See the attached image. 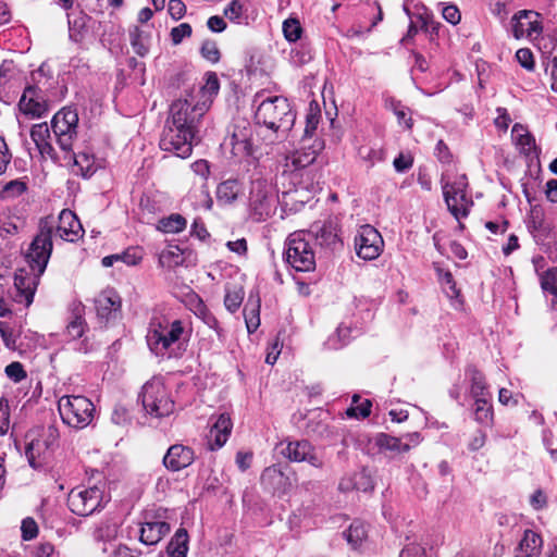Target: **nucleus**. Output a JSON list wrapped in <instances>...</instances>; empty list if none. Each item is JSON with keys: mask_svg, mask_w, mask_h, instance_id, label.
I'll use <instances>...</instances> for the list:
<instances>
[{"mask_svg": "<svg viewBox=\"0 0 557 557\" xmlns=\"http://www.w3.org/2000/svg\"><path fill=\"white\" fill-rule=\"evenodd\" d=\"M194 460L195 451L193 448L183 444H174L165 453L163 465L168 470L177 472L189 467Z\"/></svg>", "mask_w": 557, "mask_h": 557, "instance_id": "nucleus-21", "label": "nucleus"}, {"mask_svg": "<svg viewBox=\"0 0 557 557\" xmlns=\"http://www.w3.org/2000/svg\"><path fill=\"white\" fill-rule=\"evenodd\" d=\"M541 287L550 294H557V268H550L540 274Z\"/></svg>", "mask_w": 557, "mask_h": 557, "instance_id": "nucleus-49", "label": "nucleus"}, {"mask_svg": "<svg viewBox=\"0 0 557 557\" xmlns=\"http://www.w3.org/2000/svg\"><path fill=\"white\" fill-rule=\"evenodd\" d=\"M248 0H232L224 9L223 14L231 22L240 24L247 12Z\"/></svg>", "mask_w": 557, "mask_h": 557, "instance_id": "nucleus-36", "label": "nucleus"}, {"mask_svg": "<svg viewBox=\"0 0 557 557\" xmlns=\"http://www.w3.org/2000/svg\"><path fill=\"white\" fill-rule=\"evenodd\" d=\"M119 261L125 263L126 265H136L143 259V253L138 248H128L122 253H117Z\"/></svg>", "mask_w": 557, "mask_h": 557, "instance_id": "nucleus-54", "label": "nucleus"}, {"mask_svg": "<svg viewBox=\"0 0 557 557\" xmlns=\"http://www.w3.org/2000/svg\"><path fill=\"white\" fill-rule=\"evenodd\" d=\"M511 136L515 144L519 147L520 152L527 156L535 152V139L523 125L516 123L512 126Z\"/></svg>", "mask_w": 557, "mask_h": 557, "instance_id": "nucleus-29", "label": "nucleus"}, {"mask_svg": "<svg viewBox=\"0 0 557 557\" xmlns=\"http://www.w3.org/2000/svg\"><path fill=\"white\" fill-rule=\"evenodd\" d=\"M26 190H27V184L25 181L13 180V181L8 182L3 186V188L0 193V196L3 199L15 198V197H18L22 194H24Z\"/></svg>", "mask_w": 557, "mask_h": 557, "instance_id": "nucleus-45", "label": "nucleus"}, {"mask_svg": "<svg viewBox=\"0 0 557 557\" xmlns=\"http://www.w3.org/2000/svg\"><path fill=\"white\" fill-rule=\"evenodd\" d=\"M18 107L25 115L30 117H41L48 111V104L41 90L35 86L25 88Z\"/></svg>", "mask_w": 557, "mask_h": 557, "instance_id": "nucleus-20", "label": "nucleus"}, {"mask_svg": "<svg viewBox=\"0 0 557 557\" xmlns=\"http://www.w3.org/2000/svg\"><path fill=\"white\" fill-rule=\"evenodd\" d=\"M276 195L272 185L262 177L251 181L249 207L257 220H265L275 210Z\"/></svg>", "mask_w": 557, "mask_h": 557, "instance_id": "nucleus-12", "label": "nucleus"}, {"mask_svg": "<svg viewBox=\"0 0 557 557\" xmlns=\"http://www.w3.org/2000/svg\"><path fill=\"white\" fill-rule=\"evenodd\" d=\"M85 321L81 317H75L66 326V333L70 338L77 339L84 334Z\"/></svg>", "mask_w": 557, "mask_h": 557, "instance_id": "nucleus-57", "label": "nucleus"}, {"mask_svg": "<svg viewBox=\"0 0 557 557\" xmlns=\"http://www.w3.org/2000/svg\"><path fill=\"white\" fill-rule=\"evenodd\" d=\"M187 330L181 320L150 322L146 341L149 349L156 356L163 358H173L182 356L186 349V343L189 338Z\"/></svg>", "mask_w": 557, "mask_h": 557, "instance_id": "nucleus-3", "label": "nucleus"}, {"mask_svg": "<svg viewBox=\"0 0 557 557\" xmlns=\"http://www.w3.org/2000/svg\"><path fill=\"white\" fill-rule=\"evenodd\" d=\"M516 59L527 70H532L534 67L533 54L530 49L522 48L516 52Z\"/></svg>", "mask_w": 557, "mask_h": 557, "instance_id": "nucleus-61", "label": "nucleus"}, {"mask_svg": "<svg viewBox=\"0 0 557 557\" xmlns=\"http://www.w3.org/2000/svg\"><path fill=\"white\" fill-rule=\"evenodd\" d=\"M40 276L37 272L33 271L32 273L24 270L16 272L14 276V292H12L14 301L29 307L33 304Z\"/></svg>", "mask_w": 557, "mask_h": 557, "instance_id": "nucleus-16", "label": "nucleus"}, {"mask_svg": "<svg viewBox=\"0 0 557 557\" xmlns=\"http://www.w3.org/2000/svg\"><path fill=\"white\" fill-rule=\"evenodd\" d=\"M191 26L188 23H182L171 29V40L174 45H178L184 38L190 37Z\"/></svg>", "mask_w": 557, "mask_h": 557, "instance_id": "nucleus-55", "label": "nucleus"}, {"mask_svg": "<svg viewBox=\"0 0 557 557\" xmlns=\"http://www.w3.org/2000/svg\"><path fill=\"white\" fill-rule=\"evenodd\" d=\"M319 111L313 110L312 103L310 104V112L307 114L306 119V127H305V137H310L313 132L317 129L319 124Z\"/></svg>", "mask_w": 557, "mask_h": 557, "instance_id": "nucleus-60", "label": "nucleus"}, {"mask_svg": "<svg viewBox=\"0 0 557 557\" xmlns=\"http://www.w3.org/2000/svg\"><path fill=\"white\" fill-rule=\"evenodd\" d=\"M375 445L381 451L398 455L410 449L409 443H403L400 438L381 433L375 437Z\"/></svg>", "mask_w": 557, "mask_h": 557, "instance_id": "nucleus-30", "label": "nucleus"}, {"mask_svg": "<svg viewBox=\"0 0 557 557\" xmlns=\"http://www.w3.org/2000/svg\"><path fill=\"white\" fill-rule=\"evenodd\" d=\"M0 335L8 349H17V339L21 336V330L18 327H15L8 322L0 321Z\"/></svg>", "mask_w": 557, "mask_h": 557, "instance_id": "nucleus-37", "label": "nucleus"}, {"mask_svg": "<svg viewBox=\"0 0 557 557\" xmlns=\"http://www.w3.org/2000/svg\"><path fill=\"white\" fill-rule=\"evenodd\" d=\"M200 318L202 319L206 325L215 331L219 339L224 338V330L220 326V323L213 313L209 312L207 309L203 308L200 311Z\"/></svg>", "mask_w": 557, "mask_h": 557, "instance_id": "nucleus-53", "label": "nucleus"}, {"mask_svg": "<svg viewBox=\"0 0 557 557\" xmlns=\"http://www.w3.org/2000/svg\"><path fill=\"white\" fill-rule=\"evenodd\" d=\"M474 419L481 424H488L493 419V410L487 398H474Z\"/></svg>", "mask_w": 557, "mask_h": 557, "instance_id": "nucleus-38", "label": "nucleus"}, {"mask_svg": "<svg viewBox=\"0 0 557 557\" xmlns=\"http://www.w3.org/2000/svg\"><path fill=\"white\" fill-rule=\"evenodd\" d=\"M129 41L134 51L138 55L145 57L148 53L150 47V35L146 30L138 26H134L129 29Z\"/></svg>", "mask_w": 557, "mask_h": 557, "instance_id": "nucleus-33", "label": "nucleus"}, {"mask_svg": "<svg viewBox=\"0 0 557 557\" xmlns=\"http://www.w3.org/2000/svg\"><path fill=\"white\" fill-rule=\"evenodd\" d=\"M30 137L42 156L54 157V148L50 143V129L47 123L35 124Z\"/></svg>", "mask_w": 557, "mask_h": 557, "instance_id": "nucleus-28", "label": "nucleus"}, {"mask_svg": "<svg viewBox=\"0 0 557 557\" xmlns=\"http://www.w3.org/2000/svg\"><path fill=\"white\" fill-rule=\"evenodd\" d=\"M281 453L292 462H308L314 468H322L324 465L322 457L306 440L288 442Z\"/></svg>", "mask_w": 557, "mask_h": 557, "instance_id": "nucleus-15", "label": "nucleus"}, {"mask_svg": "<svg viewBox=\"0 0 557 557\" xmlns=\"http://www.w3.org/2000/svg\"><path fill=\"white\" fill-rule=\"evenodd\" d=\"M107 502L103 490L98 485L75 487L67 496V505L71 511L82 517L99 510Z\"/></svg>", "mask_w": 557, "mask_h": 557, "instance_id": "nucleus-11", "label": "nucleus"}, {"mask_svg": "<svg viewBox=\"0 0 557 557\" xmlns=\"http://www.w3.org/2000/svg\"><path fill=\"white\" fill-rule=\"evenodd\" d=\"M22 539L24 541H30L38 534V527L33 518H25L21 525Z\"/></svg>", "mask_w": 557, "mask_h": 557, "instance_id": "nucleus-56", "label": "nucleus"}, {"mask_svg": "<svg viewBox=\"0 0 557 557\" xmlns=\"http://www.w3.org/2000/svg\"><path fill=\"white\" fill-rule=\"evenodd\" d=\"M360 397L358 395H355L352 397V406H350L346 410V414L349 418H367L371 413V407L372 404L369 399H364L360 404H357L359 401Z\"/></svg>", "mask_w": 557, "mask_h": 557, "instance_id": "nucleus-43", "label": "nucleus"}, {"mask_svg": "<svg viewBox=\"0 0 557 557\" xmlns=\"http://www.w3.org/2000/svg\"><path fill=\"white\" fill-rule=\"evenodd\" d=\"M399 557H425V550L421 545L410 543L403 548Z\"/></svg>", "mask_w": 557, "mask_h": 557, "instance_id": "nucleus-64", "label": "nucleus"}, {"mask_svg": "<svg viewBox=\"0 0 557 557\" xmlns=\"http://www.w3.org/2000/svg\"><path fill=\"white\" fill-rule=\"evenodd\" d=\"M286 262L299 272H309L315 268V256L305 231L290 234L286 240Z\"/></svg>", "mask_w": 557, "mask_h": 557, "instance_id": "nucleus-9", "label": "nucleus"}, {"mask_svg": "<svg viewBox=\"0 0 557 557\" xmlns=\"http://www.w3.org/2000/svg\"><path fill=\"white\" fill-rule=\"evenodd\" d=\"M60 433L54 424L30 430L26 434L25 456L32 468L37 469L59 446Z\"/></svg>", "mask_w": 557, "mask_h": 557, "instance_id": "nucleus-5", "label": "nucleus"}, {"mask_svg": "<svg viewBox=\"0 0 557 557\" xmlns=\"http://www.w3.org/2000/svg\"><path fill=\"white\" fill-rule=\"evenodd\" d=\"M233 429V423L228 414L221 413L210 426L207 435L208 448L218 450L225 445Z\"/></svg>", "mask_w": 557, "mask_h": 557, "instance_id": "nucleus-23", "label": "nucleus"}, {"mask_svg": "<svg viewBox=\"0 0 557 557\" xmlns=\"http://www.w3.org/2000/svg\"><path fill=\"white\" fill-rule=\"evenodd\" d=\"M53 135L59 147L70 153L69 160H73L74 172L87 178L94 175L98 169L96 158L87 150L71 153L74 139L77 136L78 113L72 108H63L57 112L51 121Z\"/></svg>", "mask_w": 557, "mask_h": 557, "instance_id": "nucleus-2", "label": "nucleus"}, {"mask_svg": "<svg viewBox=\"0 0 557 557\" xmlns=\"http://www.w3.org/2000/svg\"><path fill=\"white\" fill-rule=\"evenodd\" d=\"M467 373L471 381V395L473 398L484 397L486 391V383L484 375L475 368H469Z\"/></svg>", "mask_w": 557, "mask_h": 557, "instance_id": "nucleus-40", "label": "nucleus"}, {"mask_svg": "<svg viewBox=\"0 0 557 557\" xmlns=\"http://www.w3.org/2000/svg\"><path fill=\"white\" fill-rule=\"evenodd\" d=\"M251 131L247 127H242L225 139L223 146L230 149L232 156L237 160L242 161L252 154V144L250 140Z\"/></svg>", "mask_w": 557, "mask_h": 557, "instance_id": "nucleus-22", "label": "nucleus"}, {"mask_svg": "<svg viewBox=\"0 0 557 557\" xmlns=\"http://www.w3.org/2000/svg\"><path fill=\"white\" fill-rule=\"evenodd\" d=\"M200 53L203 59L210 63H218L221 59V52L215 41L205 40L200 48Z\"/></svg>", "mask_w": 557, "mask_h": 557, "instance_id": "nucleus-50", "label": "nucleus"}, {"mask_svg": "<svg viewBox=\"0 0 557 557\" xmlns=\"http://www.w3.org/2000/svg\"><path fill=\"white\" fill-rule=\"evenodd\" d=\"M347 542L356 547L367 537V528L361 521H354L344 532Z\"/></svg>", "mask_w": 557, "mask_h": 557, "instance_id": "nucleus-39", "label": "nucleus"}, {"mask_svg": "<svg viewBox=\"0 0 557 557\" xmlns=\"http://www.w3.org/2000/svg\"><path fill=\"white\" fill-rule=\"evenodd\" d=\"M58 410L64 424L74 429H84L94 419L95 405L82 395H65L58 401Z\"/></svg>", "mask_w": 557, "mask_h": 557, "instance_id": "nucleus-7", "label": "nucleus"}, {"mask_svg": "<svg viewBox=\"0 0 557 557\" xmlns=\"http://www.w3.org/2000/svg\"><path fill=\"white\" fill-rule=\"evenodd\" d=\"M305 232L309 239L314 238L321 247L330 248L338 242L337 233L331 222H315Z\"/></svg>", "mask_w": 557, "mask_h": 557, "instance_id": "nucleus-25", "label": "nucleus"}, {"mask_svg": "<svg viewBox=\"0 0 557 557\" xmlns=\"http://www.w3.org/2000/svg\"><path fill=\"white\" fill-rule=\"evenodd\" d=\"M261 98L262 95L260 94H257L253 98V104L257 107L255 112L256 122L272 132L274 135L272 141L286 138L296 119L290 103L286 98L280 96Z\"/></svg>", "mask_w": 557, "mask_h": 557, "instance_id": "nucleus-4", "label": "nucleus"}, {"mask_svg": "<svg viewBox=\"0 0 557 557\" xmlns=\"http://www.w3.org/2000/svg\"><path fill=\"white\" fill-rule=\"evenodd\" d=\"M259 309V299L255 301L249 299L245 305L244 318L248 333H253L260 325Z\"/></svg>", "mask_w": 557, "mask_h": 557, "instance_id": "nucleus-35", "label": "nucleus"}, {"mask_svg": "<svg viewBox=\"0 0 557 557\" xmlns=\"http://www.w3.org/2000/svg\"><path fill=\"white\" fill-rule=\"evenodd\" d=\"M242 193V184L238 180H226L216 188L218 201L224 205L233 203Z\"/></svg>", "mask_w": 557, "mask_h": 557, "instance_id": "nucleus-31", "label": "nucleus"}, {"mask_svg": "<svg viewBox=\"0 0 557 557\" xmlns=\"http://www.w3.org/2000/svg\"><path fill=\"white\" fill-rule=\"evenodd\" d=\"M354 487L358 491H371L374 487L373 480L370 475V473L363 469L359 473L355 475L354 479Z\"/></svg>", "mask_w": 557, "mask_h": 557, "instance_id": "nucleus-52", "label": "nucleus"}, {"mask_svg": "<svg viewBox=\"0 0 557 557\" xmlns=\"http://www.w3.org/2000/svg\"><path fill=\"white\" fill-rule=\"evenodd\" d=\"M467 176L458 175L453 183H444L443 194L448 210L456 219L468 215L470 199L467 197Z\"/></svg>", "mask_w": 557, "mask_h": 557, "instance_id": "nucleus-13", "label": "nucleus"}, {"mask_svg": "<svg viewBox=\"0 0 557 557\" xmlns=\"http://www.w3.org/2000/svg\"><path fill=\"white\" fill-rule=\"evenodd\" d=\"M435 270L437 278L441 282L446 295L451 299L457 298L459 296V290L456 288L453 274L449 271L442 269L441 267H436Z\"/></svg>", "mask_w": 557, "mask_h": 557, "instance_id": "nucleus-41", "label": "nucleus"}, {"mask_svg": "<svg viewBox=\"0 0 557 557\" xmlns=\"http://www.w3.org/2000/svg\"><path fill=\"white\" fill-rule=\"evenodd\" d=\"M443 17L450 24L456 25L460 22L461 15L456 5H445L442 9Z\"/></svg>", "mask_w": 557, "mask_h": 557, "instance_id": "nucleus-63", "label": "nucleus"}, {"mask_svg": "<svg viewBox=\"0 0 557 557\" xmlns=\"http://www.w3.org/2000/svg\"><path fill=\"white\" fill-rule=\"evenodd\" d=\"M10 429V410L7 399H0V435L8 433Z\"/></svg>", "mask_w": 557, "mask_h": 557, "instance_id": "nucleus-59", "label": "nucleus"}, {"mask_svg": "<svg viewBox=\"0 0 557 557\" xmlns=\"http://www.w3.org/2000/svg\"><path fill=\"white\" fill-rule=\"evenodd\" d=\"M320 148V146L318 148L314 146H304L301 149L287 154L281 163L282 174H295L312 164L317 159Z\"/></svg>", "mask_w": 557, "mask_h": 557, "instance_id": "nucleus-19", "label": "nucleus"}, {"mask_svg": "<svg viewBox=\"0 0 557 557\" xmlns=\"http://www.w3.org/2000/svg\"><path fill=\"white\" fill-rule=\"evenodd\" d=\"M544 225V218L541 212H532L529 221H528V228L533 234V236H536V233H540L543 230Z\"/></svg>", "mask_w": 557, "mask_h": 557, "instance_id": "nucleus-62", "label": "nucleus"}, {"mask_svg": "<svg viewBox=\"0 0 557 557\" xmlns=\"http://www.w3.org/2000/svg\"><path fill=\"white\" fill-rule=\"evenodd\" d=\"M170 532V524L164 521H147L140 529V541L146 545L158 544Z\"/></svg>", "mask_w": 557, "mask_h": 557, "instance_id": "nucleus-26", "label": "nucleus"}, {"mask_svg": "<svg viewBox=\"0 0 557 557\" xmlns=\"http://www.w3.org/2000/svg\"><path fill=\"white\" fill-rule=\"evenodd\" d=\"M159 260L162 265L166 267L182 264L184 261L183 250L178 246H169L161 251Z\"/></svg>", "mask_w": 557, "mask_h": 557, "instance_id": "nucleus-42", "label": "nucleus"}, {"mask_svg": "<svg viewBox=\"0 0 557 557\" xmlns=\"http://www.w3.org/2000/svg\"><path fill=\"white\" fill-rule=\"evenodd\" d=\"M141 401L145 410L156 418L169 416L174 410V401L160 377H152L143 386Z\"/></svg>", "mask_w": 557, "mask_h": 557, "instance_id": "nucleus-10", "label": "nucleus"}, {"mask_svg": "<svg viewBox=\"0 0 557 557\" xmlns=\"http://www.w3.org/2000/svg\"><path fill=\"white\" fill-rule=\"evenodd\" d=\"M389 108L393 110L399 124H404L407 129L412 128V119L410 110L398 101H391Z\"/></svg>", "mask_w": 557, "mask_h": 557, "instance_id": "nucleus-47", "label": "nucleus"}, {"mask_svg": "<svg viewBox=\"0 0 557 557\" xmlns=\"http://www.w3.org/2000/svg\"><path fill=\"white\" fill-rule=\"evenodd\" d=\"M53 232L54 220L50 216L41 219L38 233L27 249L26 261L32 271L37 272L38 275L44 274L49 262L53 247Z\"/></svg>", "mask_w": 557, "mask_h": 557, "instance_id": "nucleus-6", "label": "nucleus"}, {"mask_svg": "<svg viewBox=\"0 0 557 557\" xmlns=\"http://www.w3.org/2000/svg\"><path fill=\"white\" fill-rule=\"evenodd\" d=\"M219 89L218 75L213 72L208 73L202 86L193 88L184 97L172 102L168 121L180 127L199 129L201 120L210 109Z\"/></svg>", "mask_w": 557, "mask_h": 557, "instance_id": "nucleus-1", "label": "nucleus"}, {"mask_svg": "<svg viewBox=\"0 0 557 557\" xmlns=\"http://www.w3.org/2000/svg\"><path fill=\"white\" fill-rule=\"evenodd\" d=\"M18 232V223L16 218L3 216L0 219V234L2 236L14 235Z\"/></svg>", "mask_w": 557, "mask_h": 557, "instance_id": "nucleus-58", "label": "nucleus"}, {"mask_svg": "<svg viewBox=\"0 0 557 557\" xmlns=\"http://www.w3.org/2000/svg\"><path fill=\"white\" fill-rule=\"evenodd\" d=\"M283 34L287 41L295 42L300 39L302 27L297 18L289 17L283 23Z\"/></svg>", "mask_w": 557, "mask_h": 557, "instance_id": "nucleus-46", "label": "nucleus"}, {"mask_svg": "<svg viewBox=\"0 0 557 557\" xmlns=\"http://www.w3.org/2000/svg\"><path fill=\"white\" fill-rule=\"evenodd\" d=\"M95 308L99 319L110 321L117 317L121 299L115 292L104 290L96 297Z\"/></svg>", "mask_w": 557, "mask_h": 557, "instance_id": "nucleus-24", "label": "nucleus"}, {"mask_svg": "<svg viewBox=\"0 0 557 557\" xmlns=\"http://www.w3.org/2000/svg\"><path fill=\"white\" fill-rule=\"evenodd\" d=\"M4 372L7 376L15 383L23 381L27 376V373L24 370L23 364L18 361H13L9 363L5 367Z\"/></svg>", "mask_w": 557, "mask_h": 557, "instance_id": "nucleus-51", "label": "nucleus"}, {"mask_svg": "<svg viewBox=\"0 0 557 557\" xmlns=\"http://www.w3.org/2000/svg\"><path fill=\"white\" fill-rule=\"evenodd\" d=\"M245 293L242 287L227 288L224 305L230 312H235L244 300Z\"/></svg>", "mask_w": 557, "mask_h": 557, "instance_id": "nucleus-44", "label": "nucleus"}, {"mask_svg": "<svg viewBox=\"0 0 557 557\" xmlns=\"http://www.w3.org/2000/svg\"><path fill=\"white\" fill-rule=\"evenodd\" d=\"M187 221L186 219L178 214L173 213L166 218L159 220L158 230L163 233H180L186 228Z\"/></svg>", "mask_w": 557, "mask_h": 557, "instance_id": "nucleus-34", "label": "nucleus"}, {"mask_svg": "<svg viewBox=\"0 0 557 557\" xmlns=\"http://www.w3.org/2000/svg\"><path fill=\"white\" fill-rule=\"evenodd\" d=\"M543 541L540 534L532 530L524 531L515 557H539L542 550Z\"/></svg>", "mask_w": 557, "mask_h": 557, "instance_id": "nucleus-27", "label": "nucleus"}, {"mask_svg": "<svg viewBox=\"0 0 557 557\" xmlns=\"http://www.w3.org/2000/svg\"><path fill=\"white\" fill-rule=\"evenodd\" d=\"M119 523L115 521L102 522L95 531L97 540L110 541L117 534Z\"/></svg>", "mask_w": 557, "mask_h": 557, "instance_id": "nucleus-48", "label": "nucleus"}, {"mask_svg": "<svg viewBox=\"0 0 557 557\" xmlns=\"http://www.w3.org/2000/svg\"><path fill=\"white\" fill-rule=\"evenodd\" d=\"M384 242L373 226L366 224L359 227L355 237V248L359 258L374 260L383 251Z\"/></svg>", "mask_w": 557, "mask_h": 557, "instance_id": "nucleus-14", "label": "nucleus"}, {"mask_svg": "<svg viewBox=\"0 0 557 557\" xmlns=\"http://www.w3.org/2000/svg\"><path fill=\"white\" fill-rule=\"evenodd\" d=\"M199 129L190 127H180L172 122L166 121L163 129L160 148L163 151L171 152L178 158L185 159L191 154L193 146L198 138Z\"/></svg>", "mask_w": 557, "mask_h": 557, "instance_id": "nucleus-8", "label": "nucleus"}, {"mask_svg": "<svg viewBox=\"0 0 557 557\" xmlns=\"http://www.w3.org/2000/svg\"><path fill=\"white\" fill-rule=\"evenodd\" d=\"M168 554L171 557H186L188 550V534L183 528H180L171 539L168 547Z\"/></svg>", "mask_w": 557, "mask_h": 557, "instance_id": "nucleus-32", "label": "nucleus"}, {"mask_svg": "<svg viewBox=\"0 0 557 557\" xmlns=\"http://www.w3.org/2000/svg\"><path fill=\"white\" fill-rule=\"evenodd\" d=\"M511 27L517 39L522 37L534 39L542 32L539 14L534 11L522 10L516 13L511 20Z\"/></svg>", "mask_w": 557, "mask_h": 557, "instance_id": "nucleus-17", "label": "nucleus"}, {"mask_svg": "<svg viewBox=\"0 0 557 557\" xmlns=\"http://www.w3.org/2000/svg\"><path fill=\"white\" fill-rule=\"evenodd\" d=\"M83 235L84 230L76 214L69 209L62 210L59 214L58 223L54 222L53 236L74 243L82 238Z\"/></svg>", "mask_w": 557, "mask_h": 557, "instance_id": "nucleus-18", "label": "nucleus"}]
</instances>
